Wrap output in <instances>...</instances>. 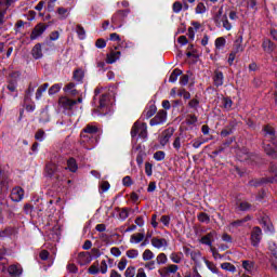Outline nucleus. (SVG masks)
<instances>
[{"instance_id":"nucleus-1","label":"nucleus","mask_w":277,"mask_h":277,"mask_svg":"<svg viewBox=\"0 0 277 277\" xmlns=\"http://www.w3.org/2000/svg\"><path fill=\"white\" fill-rule=\"evenodd\" d=\"M98 133V127L94 124H87L80 134V144L87 150H93L98 140L94 136Z\"/></svg>"},{"instance_id":"nucleus-2","label":"nucleus","mask_w":277,"mask_h":277,"mask_svg":"<svg viewBox=\"0 0 277 277\" xmlns=\"http://www.w3.org/2000/svg\"><path fill=\"white\" fill-rule=\"evenodd\" d=\"M265 131V142H264V150L266 155H274L277 153V140L274 128L271 126H266L264 128Z\"/></svg>"},{"instance_id":"nucleus-3","label":"nucleus","mask_w":277,"mask_h":277,"mask_svg":"<svg viewBox=\"0 0 277 277\" xmlns=\"http://www.w3.org/2000/svg\"><path fill=\"white\" fill-rule=\"evenodd\" d=\"M213 21L216 27H224L226 31H230L233 29V24L228 22V15L224 14V10L222 8L213 16Z\"/></svg>"},{"instance_id":"nucleus-4","label":"nucleus","mask_w":277,"mask_h":277,"mask_svg":"<svg viewBox=\"0 0 277 277\" xmlns=\"http://www.w3.org/2000/svg\"><path fill=\"white\" fill-rule=\"evenodd\" d=\"M131 14V10H119L111 17L113 29H120L124 25V21Z\"/></svg>"},{"instance_id":"nucleus-5","label":"nucleus","mask_w":277,"mask_h":277,"mask_svg":"<svg viewBox=\"0 0 277 277\" xmlns=\"http://www.w3.org/2000/svg\"><path fill=\"white\" fill-rule=\"evenodd\" d=\"M132 137H141L142 140H146L148 137V126L145 122L136 121L131 130Z\"/></svg>"},{"instance_id":"nucleus-6","label":"nucleus","mask_w":277,"mask_h":277,"mask_svg":"<svg viewBox=\"0 0 277 277\" xmlns=\"http://www.w3.org/2000/svg\"><path fill=\"white\" fill-rule=\"evenodd\" d=\"M168 120V111L164 109L159 110L154 118L150 119L149 124L150 127H157L159 124L166 123Z\"/></svg>"},{"instance_id":"nucleus-7","label":"nucleus","mask_w":277,"mask_h":277,"mask_svg":"<svg viewBox=\"0 0 277 277\" xmlns=\"http://www.w3.org/2000/svg\"><path fill=\"white\" fill-rule=\"evenodd\" d=\"M263 238V230L261 229V227L255 226L253 227L252 232H251V243L252 246H259V243H261V239Z\"/></svg>"},{"instance_id":"nucleus-8","label":"nucleus","mask_w":277,"mask_h":277,"mask_svg":"<svg viewBox=\"0 0 277 277\" xmlns=\"http://www.w3.org/2000/svg\"><path fill=\"white\" fill-rule=\"evenodd\" d=\"M242 269H245L246 274L253 276L256 272V263L252 260H242L241 261Z\"/></svg>"},{"instance_id":"nucleus-9","label":"nucleus","mask_w":277,"mask_h":277,"mask_svg":"<svg viewBox=\"0 0 277 277\" xmlns=\"http://www.w3.org/2000/svg\"><path fill=\"white\" fill-rule=\"evenodd\" d=\"M76 103L77 101L70 100L67 96H62L58 98V107H61V109L70 110L72 107H75Z\"/></svg>"},{"instance_id":"nucleus-10","label":"nucleus","mask_w":277,"mask_h":277,"mask_svg":"<svg viewBox=\"0 0 277 277\" xmlns=\"http://www.w3.org/2000/svg\"><path fill=\"white\" fill-rule=\"evenodd\" d=\"M172 135H174V128L163 130L159 138L160 145L166 146L170 142Z\"/></svg>"},{"instance_id":"nucleus-11","label":"nucleus","mask_w":277,"mask_h":277,"mask_svg":"<svg viewBox=\"0 0 277 277\" xmlns=\"http://www.w3.org/2000/svg\"><path fill=\"white\" fill-rule=\"evenodd\" d=\"M121 52L118 51V47L110 50V52L106 56V64H115V62H118L120 60Z\"/></svg>"},{"instance_id":"nucleus-12","label":"nucleus","mask_w":277,"mask_h":277,"mask_svg":"<svg viewBox=\"0 0 277 277\" xmlns=\"http://www.w3.org/2000/svg\"><path fill=\"white\" fill-rule=\"evenodd\" d=\"M8 274L11 277H21V276H23V266L21 264H12L8 267Z\"/></svg>"},{"instance_id":"nucleus-13","label":"nucleus","mask_w":277,"mask_h":277,"mask_svg":"<svg viewBox=\"0 0 277 277\" xmlns=\"http://www.w3.org/2000/svg\"><path fill=\"white\" fill-rule=\"evenodd\" d=\"M215 237H217V232L212 230L208 233L206 236L201 237L200 243H202L203 246H210L211 248V246H213Z\"/></svg>"},{"instance_id":"nucleus-14","label":"nucleus","mask_w":277,"mask_h":277,"mask_svg":"<svg viewBox=\"0 0 277 277\" xmlns=\"http://www.w3.org/2000/svg\"><path fill=\"white\" fill-rule=\"evenodd\" d=\"M100 114H107L109 111V97L106 94H103L100 97Z\"/></svg>"},{"instance_id":"nucleus-15","label":"nucleus","mask_w":277,"mask_h":277,"mask_svg":"<svg viewBox=\"0 0 277 277\" xmlns=\"http://www.w3.org/2000/svg\"><path fill=\"white\" fill-rule=\"evenodd\" d=\"M24 196L25 192L21 187H15L11 192V200H13V202H21Z\"/></svg>"},{"instance_id":"nucleus-16","label":"nucleus","mask_w":277,"mask_h":277,"mask_svg":"<svg viewBox=\"0 0 277 277\" xmlns=\"http://www.w3.org/2000/svg\"><path fill=\"white\" fill-rule=\"evenodd\" d=\"M44 31H47V26H44V24H38L31 35H30V39L31 40H37V38H40V36H42L44 34Z\"/></svg>"},{"instance_id":"nucleus-17","label":"nucleus","mask_w":277,"mask_h":277,"mask_svg":"<svg viewBox=\"0 0 277 277\" xmlns=\"http://www.w3.org/2000/svg\"><path fill=\"white\" fill-rule=\"evenodd\" d=\"M151 246L161 250V248H168V240L166 238L154 237L151 238Z\"/></svg>"},{"instance_id":"nucleus-18","label":"nucleus","mask_w":277,"mask_h":277,"mask_svg":"<svg viewBox=\"0 0 277 277\" xmlns=\"http://www.w3.org/2000/svg\"><path fill=\"white\" fill-rule=\"evenodd\" d=\"M78 263L80 265H88L92 263V255L90 254V252H80L78 254Z\"/></svg>"},{"instance_id":"nucleus-19","label":"nucleus","mask_w":277,"mask_h":277,"mask_svg":"<svg viewBox=\"0 0 277 277\" xmlns=\"http://www.w3.org/2000/svg\"><path fill=\"white\" fill-rule=\"evenodd\" d=\"M215 88L224 85V74L220 70H215L212 77Z\"/></svg>"},{"instance_id":"nucleus-20","label":"nucleus","mask_w":277,"mask_h":277,"mask_svg":"<svg viewBox=\"0 0 277 277\" xmlns=\"http://www.w3.org/2000/svg\"><path fill=\"white\" fill-rule=\"evenodd\" d=\"M57 172H60V167L54 162H50L45 166V173L48 176H57Z\"/></svg>"},{"instance_id":"nucleus-21","label":"nucleus","mask_w":277,"mask_h":277,"mask_svg":"<svg viewBox=\"0 0 277 277\" xmlns=\"http://www.w3.org/2000/svg\"><path fill=\"white\" fill-rule=\"evenodd\" d=\"M262 49L265 53H274L276 50V44L269 39H264L262 42Z\"/></svg>"},{"instance_id":"nucleus-22","label":"nucleus","mask_w":277,"mask_h":277,"mask_svg":"<svg viewBox=\"0 0 277 277\" xmlns=\"http://www.w3.org/2000/svg\"><path fill=\"white\" fill-rule=\"evenodd\" d=\"M109 40H111V42H120L119 43L120 49H127L129 47V43H127L126 41H122V39L120 38V35L116 32L110 34Z\"/></svg>"},{"instance_id":"nucleus-23","label":"nucleus","mask_w":277,"mask_h":277,"mask_svg":"<svg viewBox=\"0 0 277 277\" xmlns=\"http://www.w3.org/2000/svg\"><path fill=\"white\" fill-rule=\"evenodd\" d=\"M234 52L235 53L243 52V36H241V35L237 36V38L234 42Z\"/></svg>"},{"instance_id":"nucleus-24","label":"nucleus","mask_w":277,"mask_h":277,"mask_svg":"<svg viewBox=\"0 0 277 277\" xmlns=\"http://www.w3.org/2000/svg\"><path fill=\"white\" fill-rule=\"evenodd\" d=\"M200 27H202V24H200V22L192 23V27L188 28V38H190V40H194V38L196 37V31H198Z\"/></svg>"},{"instance_id":"nucleus-25","label":"nucleus","mask_w":277,"mask_h":277,"mask_svg":"<svg viewBox=\"0 0 277 277\" xmlns=\"http://www.w3.org/2000/svg\"><path fill=\"white\" fill-rule=\"evenodd\" d=\"M155 114H157V106L155 105H149L147 106L144 111H143V118H153V116H155Z\"/></svg>"},{"instance_id":"nucleus-26","label":"nucleus","mask_w":277,"mask_h":277,"mask_svg":"<svg viewBox=\"0 0 277 277\" xmlns=\"http://www.w3.org/2000/svg\"><path fill=\"white\" fill-rule=\"evenodd\" d=\"M65 170H69V172H77L79 170V164H77V160L75 158H69L67 160V167Z\"/></svg>"},{"instance_id":"nucleus-27","label":"nucleus","mask_w":277,"mask_h":277,"mask_svg":"<svg viewBox=\"0 0 277 277\" xmlns=\"http://www.w3.org/2000/svg\"><path fill=\"white\" fill-rule=\"evenodd\" d=\"M32 57L35 60H40V57H42V45L40 43H37L34 48H32Z\"/></svg>"},{"instance_id":"nucleus-28","label":"nucleus","mask_w":277,"mask_h":277,"mask_svg":"<svg viewBox=\"0 0 277 277\" xmlns=\"http://www.w3.org/2000/svg\"><path fill=\"white\" fill-rule=\"evenodd\" d=\"M216 51H224V47H226V38L219 37L214 41Z\"/></svg>"},{"instance_id":"nucleus-29","label":"nucleus","mask_w":277,"mask_h":277,"mask_svg":"<svg viewBox=\"0 0 277 277\" xmlns=\"http://www.w3.org/2000/svg\"><path fill=\"white\" fill-rule=\"evenodd\" d=\"M64 92H66V93L69 94L70 96H77V94H78L77 89H75V83H74V82H69V83L64 88Z\"/></svg>"},{"instance_id":"nucleus-30","label":"nucleus","mask_w":277,"mask_h":277,"mask_svg":"<svg viewBox=\"0 0 277 277\" xmlns=\"http://www.w3.org/2000/svg\"><path fill=\"white\" fill-rule=\"evenodd\" d=\"M48 89H49V83H43L37 89V92H36L37 101H40V98H42V94H44V92H47Z\"/></svg>"},{"instance_id":"nucleus-31","label":"nucleus","mask_w":277,"mask_h":277,"mask_svg":"<svg viewBox=\"0 0 277 277\" xmlns=\"http://www.w3.org/2000/svg\"><path fill=\"white\" fill-rule=\"evenodd\" d=\"M170 260L172 261V263H181L183 261V252H172L170 254Z\"/></svg>"},{"instance_id":"nucleus-32","label":"nucleus","mask_w":277,"mask_h":277,"mask_svg":"<svg viewBox=\"0 0 277 277\" xmlns=\"http://www.w3.org/2000/svg\"><path fill=\"white\" fill-rule=\"evenodd\" d=\"M246 222H248V219L234 221L228 225V228L229 230H235V228H239V226H243Z\"/></svg>"},{"instance_id":"nucleus-33","label":"nucleus","mask_w":277,"mask_h":277,"mask_svg":"<svg viewBox=\"0 0 277 277\" xmlns=\"http://www.w3.org/2000/svg\"><path fill=\"white\" fill-rule=\"evenodd\" d=\"M181 75H183V71L181 69H174L169 77L170 83H176V80L179 79V77H181Z\"/></svg>"},{"instance_id":"nucleus-34","label":"nucleus","mask_w":277,"mask_h":277,"mask_svg":"<svg viewBox=\"0 0 277 277\" xmlns=\"http://www.w3.org/2000/svg\"><path fill=\"white\" fill-rule=\"evenodd\" d=\"M130 241L131 243H141V241H144V234L137 233L132 235Z\"/></svg>"},{"instance_id":"nucleus-35","label":"nucleus","mask_w":277,"mask_h":277,"mask_svg":"<svg viewBox=\"0 0 277 277\" xmlns=\"http://www.w3.org/2000/svg\"><path fill=\"white\" fill-rule=\"evenodd\" d=\"M164 272L167 276H170V274H176L179 272V265L176 264H171L164 267Z\"/></svg>"},{"instance_id":"nucleus-36","label":"nucleus","mask_w":277,"mask_h":277,"mask_svg":"<svg viewBox=\"0 0 277 277\" xmlns=\"http://www.w3.org/2000/svg\"><path fill=\"white\" fill-rule=\"evenodd\" d=\"M156 263L158 265H166L168 263V255L166 253H159L156 258Z\"/></svg>"},{"instance_id":"nucleus-37","label":"nucleus","mask_w":277,"mask_h":277,"mask_svg":"<svg viewBox=\"0 0 277 277\" xmlns=\"http://www.w3.org/2000/svg\"><path fill=\"white\" fill-rule=\"evenodd\" d=\"M221 267L223 269H225V272H232L233 274H235V272H237V267H235V265H233L232 263H228V262L221 264Z\"/></svg>"},{"instance_id":"nucleus-38","label":"nucleus","mask_w":277,"mask_h":277,"mask_svg":"<svg viewBox=\"0 0 277 277\" xmlns=\"http://www.w3.org/2000/svg\"><path fill=\"white\" fill-rule=\"evenodd\" d=\"M84 75H85V72L83 71V69H76L74 71L75 81H83Z\"/></svg>"},{"instance_id":"nucleus-39","label":"nucleus","mask_w":277,"mask_h":277,"mask_svg":"<svg viewBox=\"0 0 277 277\" xmlns=\"http://www.w3.org/2000/svg\"><path fill=\"white\" fill-rule=\"evenodd\" d=\"M128 259H137L140 256V251L137 249H130L126 252Z\"/></svg>"},{"instance_id":"nucleus-40","label":"nucleus","mask_w":277,"mask_h":277,"mask_svg":"<svg viewBox=\"0 0 277 277\" xmlns=\"http://www.w3.org/2000/svg\"><path fill=\"white\" fill-rule=\"evenodd\" d=\"M155 259V253L150 249H146L143 252V261H153Z\"/></svg>"},{"instance_id":"nucleus-41","label":"nucleus","mask_w":277,"mask_h":277,"mask_svg":"<svg viewBox=\"0 0 277 277\" xmlns=\"http://www.w3.org/2000/svg\"><path fill=\"white\" fill-rule=\"evenodd\" d=\"M129 213H131V208H121L119 211L120 220H127V217H129Z\"/></svg>"},{"instance_id":"nucleus-42","label":"nucleus","mask_w":277,"mask_h":277,"mask_svg":"<svg viewBox=\"0 0 277 277\" xmlns=\"http://www.w3.org/2000/svg\"><path fill=\"white\" fill-rule=\"evenodd\" d=\"M197 217L200 222L205 224H209L211 222V217L205 212H200Z\"/></svg>"},{"instance_id":"nucleus-43","label":"nucleus","mask_w":277,"mask_h":277,"mask_svg":"<svg viewBox=\"0 0 277 277\" xmlns=\"http://www.w3.org/2000/svg\"><path fill=\"white\" fill-rule=\"evenodd\" d=\"M222 105L224 109H226L227 111H230V109L233 108V100L225 97L222 101Z\"/></svg>"},{"instance_id":"nucleus-44","label":"nucleus","mask_w":277,"mask_h":277,"mask_svg":"<svg viewBox=\"0 0 277 277\" xmlns=\"http://www.w3.org/2000/svg\"><path fill=\"white\" fill-rule=\"evenodd\" d=\"M237 207L239 211H249V209L252 207L248 201H239L237 203Z\"/></svg>"},{"instance_id":"nucleus-45","label":"nucleus","mask_w":277,"mask_h":277,"mask_svg":"<svg viewBox=\"0 0 277 277\" xmlns=\"http://www.w3.org/2000/svg\"><path fill=\"white\" fill-rule=\"evenodd\" d=\"M18 85V82L14 79L9 80V83L6 85L9 92H16V88Z\"/></svg>"},{"instance_id":"nucleus-46","label":"nucleus","mask_w":277,"mask_h":277,"mask_svg":"<svg viewBox=\"0 0 277 277\" xmlns=\"http://www.w3.org/2000/svg\"><path fill=\"white\" fill-rule=\"evenodd\" d=\"M61 90H62V84L56 83V84L52 85V87L49 89V94H50V95L57 94V92H60Z\"/></svg>"},{"instance_id":"nucleus-47","label":"nucleus","mask_w":277,"mask_h":277,"mask_svg":"<svg viewBox=\"0 0 277 277\" xmlns=\"http://www.w3.org/2000/svg\"><path fill=\"white\" fill-rule=\"evenodd\" d=\"M76 32L78 34V37L80 38V40H83V38H85V29L82 28L81 25H77Z\"/></svg>"},{"instance_id":"nucleus-48","label":"nucleus","mask_w":277,"mask_h":277,"mask_svg":"<svg viewBox=\"0 0 277 277\" xmlns=\"http://www.w3.org/2000/svg\"><path fill=\"white\" fill-rule=\"evenodd\" d=\"M154 159H155L156 161H163V159H166V151H161V150L156 151V153L154 154Z\"/></svg>"},{"instance_id":"nucleus-49","label":"nucleus","mask_w":277,"mask_h":277,"mask_svg":"<svg viewBox=\"0 0 277 277\" xmlns=\"http://www.w3.org/2000/svg\"><path fill=\"white\" fill-rule=\"evenodd\" d=\"M195 10L196 14H205V12H207V6H205V3L199 2Z\"/></svg>"},{"instance_id":"nucleus-50","label":"nucleus","mask_w":277,"mask_h":277,"mask_svg":"<svg viewBox=\"0 0 277 277\" xmlns=\"http://www.w3.org/2000/svg\"><path fill=\"white\" fill-rule=\"evenodd\" d=\"M172 10L175 14H179L181 12V10H183V3L176 1L173 3L172 5Z\"/></svg>"},{"instance_id":"nucleus-51","label":"nucleus","mask_w":277,"mask_h":277,"mask_svg":"<svg viewBox=\"0 0 277 277\" xmlns=\"http://www.w3.org/2000/svg\"><path fill=\"white\" fill-rule=\"evenodd\" d=\"M67 272H69V274H77V272H79V268L77 267V265H75V263H68Z\"/></svg>"},{"instance_id":"nucleus-52","label":"nucleus","mask_w":277,"mask_h":277,"mask_svg":"<svg viewBox=\"0 0 277 277\" xmlns=\"http://www.w3.org/2000/svg\"><path fill=\"white\" fill-rule=\"evenodd\" d=\"M126 277H135V267L129 266L124 272Z\"/></svg>"},{"instance_id":"nucleus-53","label":"nucleus","mask_w":277,"mask_h":277,"mask_svg":"<svg viewBox=\"0 0 277 277\" xmlns=\"http://www.w3.org/2000/svg\"><path fill=\"white\" fill-rule=\"evenodd\" d=\"M206 265H207L208 269H210V272H212V274H217V266H215V264L213 262L206 261Z\"/></svg>"},{"instance_id":"nucleus-54","label":"nucleus","mask_w":277,"mask_h":277,"mask_svg":"<svg viewBox=\"0 0 277 277\" xmlns=\"http://www.w3.org/2000/svg\"><path fill=\"white\" fill-rule=\"evenodd\" d=\"M243 3L247 8H250L251 10H256V0H243Z\"/></svg>"},{"instance_id":"nucleus-55","label":"nucleus","mask_w":277,"mask_h":277,"mask_svg":"<svg viewBox=\"0 0 277 277\" xmlns=\"http://www.w3.org/2000/svg\"><path fill=\"white\" fill-rule=\"evenodd\" d=\"M181 136H176L173 141V148L179 153L181 150Z\"/></svg>"},{"instance_id":"nucleus-56","label":"nucleus","mask_w":277,"mask_h":277,"mask_svg":"<svg viewBox=\"0 0 277 277\" xmlns=\"http://www.w3.org/2000/svg\"><path fill=\"white\" fill-rule=\"evenodd\" d=\"M44 130H38L35 134V140H37L38 142H42L44 140Z\"/></svg>"},{"instance_id":"nucleus-57","label":"nucleus","mask_w":277,"mask_h":277,"mask_svg":"<svg viewBox=\"0 0 277 277\" xmlns=\"http://www.w3.org/2000/svg\"><path fill=\"white\" fill-rule=\"evenodd\" d=\"M127 259L122 258L118 263V269H120V272H124V269H127Z\"/></svg>"},{"instance_id":"nucleus-58","label":"nucleus","mask_w":277,"mask_h":277,"mask_svg":"<svg viewBox=\"0 0 277 277\" xmlns=\"http://www.w3.org/2000/svg\"><path fill=\"white\" fill-rule=\"evenodd\" d=\"M57 14L61 15V18H66V16H68V9L60 6L57 9Z\"/></svg>"},{"instance_id":"nucleus-59","label":"nucleus","mask_w":277,"mask_h":277,"mask_svg":"<svg viewBox=\"0 0 277 277\" xmlns=\"http://www.w3.org/2000/svg\"><path fill=\"white\" fill-rule=\"evenodd\" d=\"M271 172L274 174L275 177L267 179L266 180L267 183H274V181H276V179H277V167L276 166L271 167Z\"/></svg>"},{"instance_id":"nucleus-60","label":"nucleus","mask_w":277,"mask_h":277,"mask_svg":"<svg viewBox=\"0 0 277 277\" xmlns=\"http://www.w3.org/2000/svg\"><path fill=\"white\" fill-rule=\"evenodd\" d=\"M145 174L153 176V164L150 162L145 163Z\"/></svg>"},{"instance_id":"nucleus-61","label":"nucleus","mask_w":277,"mask_h":277,"mask_svg":"<svg viewBox=\"0 0 277 277\" xmlns=\"http://www.w3.org/2000/svg\"><path fill=\"white\" fill-rule=\"evenodd\" d=\"M95 47L97 49H105L107 47V42L104 39H97L95 42Z\"/></svg>"},{"instance_id":"nucleus-62","label":"nucleus","mask_w":277,"mask_h":277,"mask_svg":"<svg viewBox=\"0 0 277 277\" xmlns=\"http://www.w3.org/2000/svg\"><path fill=\"white\" fill-rule=\"evenodd\" d=\"M110 187L111 185L107 181H103L100 184V189H102V192H107Z\"/></svg>"},{"instance_id":"nucleus-63","label":"nucleus","mask_w":277,"mask_h":277,"mask_svg":"<svg viewBox=\"0 0 277 277\" xmlns=\"http://www.w3.org/2000/svg\"><path fill=\"white\" fill-rule=\"evenodd\" d=\"M101 274H107V262L103 260L100 265Z\"/></svg>"},{"instance_id":"nucleus-64","label":"nucleus","mask_w":277,"mask_h":277,"mask_svg":"<svg viewBox=\"0 0 277 277\" xmlns=\"http://www.w3.org/2000/svg\"><path fill=\"white\" fill-rule=\"evenodd\" d=\"M190 259L192 261H195V263H197V261L200 260V251H193V253L190 254Z\"/></svg>"}]
</instances>
